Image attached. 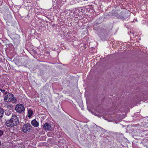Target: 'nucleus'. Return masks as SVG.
<instances>
[{
	"mask_svg": "<svg viewBox=\"0 0 148 148\" xmlns=\"http://www.w3.org/2000/svg\"><path fill=\"white\" fill-rule=\"evenodd\" d=\"M5 107L6 108L9 109L10 110H12L13 109V107L10 104H8L5 105Z\"/></svg>",
	"mask_w": 148,
	"mask_h": 148,
	"instance_id": "obj_8",
	"label": "nucleus"
},
{
	"mask_svg": "<svg viewBox=\"0 0 148 148\" xmlns=\"http://www.w3.org/2000/svg\"><path fill=\"white\" fill-rule=\"evenodd\" d=\"M6 125L8 127H12L15 126V125L14 124L12 121H11L10 119L9 121H7L6 122Z\"/></svg>",
	"mask_w": 148,
	"mask_h": 148,
	"instance_id": "obj_6",
	"label": "nucleus"
},
{
	"mask_svg": "<svg viewBox=\"0 0 148 148\" xmlns=\"http://www.w3.org/2000/svg\"><path fill=\"white\" fill-rule=\"evenodd\" d=\"M4 99L5 102L11 101L13 103H16L17 101V98L14 97L13 94L10 93L5 96Z\"/></svg>",
	"mask_w": 148,
	"mask_h": 148,
	"instance_id": "obj_1",
	"label": "nucleus"
},
{
	"mask_svg": "<svg viewBox=\"0 0 148 148\" xmlns=\"http://www.w3.org/2000/svg\"><path fill=\"white\" fill-rule=\"evenodd\" d=\"M4 111L3 109L0 108V118H1L3 116Z\"/></svg>",
	"mask_w": 148,
	"mask_h": 148,
	"instance_id": "obj_10",
	"label": "nucleus"
},
{
	"mask_svg": "<svg viewBox=\"0 0 148 148\" xmlns=\"http://www.w3.org/2000/svg\"><path fill=\"white\" fill-rule=\"evenodd\" d=\"M10 119L15 126L18 123V119L17 116L15 115L12 116V118Z\"/></svg>",
	"mask_w": 148,
	"mask_h": 148,
	"instance_id": "obj_4",
	"label": "nucleus"
},
{
	"mask_svg": "<svg viewBox=\"0 0 148 148\" xmlns=\"http://www.w3.org/2000/svg\"><path fill=\"white\" fill-rule=\"evenodd\" d=\"M15 110L17 112L21 113L25 110L24 106L21 104H18L16 105L15 107Z\"/></svg>",
	"mask_w": 148,
	"mask_h": 148,
	"instance_id": "obj_2",
	"label": "nucleus"
},
{
	"mask_svg": "<svg viewBox=\"0 0 148 148\" xmlns=\"http://www.w3.org/2000/svg\"><path fill=\"white\" fill-rule=\"evenodd\" d=\"M0 90L2 92H3V93L4 94H6L7 93V91H6L5 90H4V89H1V90L0 89Z\"/></svg>",
	"mask_w": 148,
	"mask_h": 148,
	"instance_id": "obj_11",
	"label": "nucleus"
},
{
	"mask_svg": "<svg viewBox=\"0 0 148 148\" xmlns=\"http://www.w3.org/2000/svg\"><path fill=\"white\" fill-rule=\"evenodd\" d=\"M32 126L29 123H27L24 124L22 127V131L24 133H27L29 132Z\"/></svg>",
	"mask_w": 148,
	"mask_h": 148,
	"instance_id": "obj_3",
	"label": "nucleus"
},
{
	"mask_svg": "<svg viewBox=\"0 0 148 148\" xmlns=\"http://www.w3.org/2000/svg\"><path fill=\"white\" fill-rule=\"evenodd\" d=\"M28 116L29 117H30L33 114V111L31 109H29L28 112Z\"/></svg>",
	"mask_w": 148,
	"mask_h": 148,
	"instance_id": "obj_9",
	"label": "nucleus"
},
{
	"mask_svg": "<svg viewBox=\"0 0 148 148\" xmlns=\"http://www.w3.org/2000/svg\"><path fill=\"white\" fill-rule=\"evenodd\" d=\"M31 124L33 126L36 127L39 125L38 123L35 119H34L32 121Z\"/></svg>",
	"mask_w": 148,
	"mask_h": 148,
	"instance_id": "obj_7",
	"label": "nucleus"
},
{
	"mask_svg": "<svg viewBox=\"0 0 148 148\" xmlns=\"http://www.w3.org/2000/svg\"><path fill=\"white\" fill-rule=\"evenodd\" d=\"M3 134V132L2 131L0 130V137Z\"/></svg>",
	"mask_w": 148,
	"mask_h": 148,
	"instance_id": "obj_12",
	"label": "nucleus"
},
{
	"mask_svg": "<svg viewBox=\"0 0 148 148\" xmlns=\"http://www.w3.org/2000/svg\"><path fill=\"white\" fill-rule=\"evenodd\" d=\"M43 128L44 130L46 131L50 130L51 129V126L49 123H46L43 125Z\"/></svg>",
	"mask_w": 148,
	"mask_h": 148,
	"instance_id": "obj_5",
	"label": "nucleus"
},
{
	"mask_svg": "<svg viewBox=\"0 0 148 148\" xmlns=\"http://www.w3.org/2000/svg\"><path fill=\"white\" fill-rule=\"evenodd\" d=\"M7 112L8 113H7V114L9 115V114H11V111H9V110H8V111ZM7 114V112H5V114Z\"/></svg>",
	"mask_w": 148,
	"mask_h": 148,
	"instance_id": "obj_13",
	"label": "nucleus"
}]
</instances>
